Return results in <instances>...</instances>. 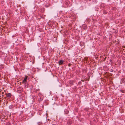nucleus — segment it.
<instances>
[{"label":"nucleus","mask_w":125,"mask_h":125,"mask_svg":"<svg viewBox=\"0 0 125 125\" xmlns=\"http://www.w3.org/2000/svg\"><path fill=\"white\" fill-rule=\"evenodd\" d=\"M6 96L8 97H10L11 96V94L10 93H8L6 94Z\"/></svg>","instance_id":"obj_2"},{"label":"nucleus","mask_w":125,"mask_h":125,"mask_svg":"<svg viewBox=\"0 0 125 125\" xmlns=\"http://www.w3.org/2000/svg\"><path fill=\"white\" fill-rule=\"evenodd\" d=\"M25 76V77L24 78V79L23 80V82H25L26 81V80L27 78V76Z\"/></svg>","instance_id":"obj_3"},{"label":"nucleus","mask_w":125,"mask_h":125,"mask_svg":"<svg viewBox=\"0 0 125 125\" xmlns=\"http://www.w3.org/2000/svg\"><path fill=\"white\" fill-rule=\"evenodd\" d=\"M70 82H71V83H70L72 84L73 83V81H70Z\"/></svg>","instance_id":"obj_9"},{"label":"nucleus","mask_w":125,"mask_h":125,"mask_svg":"<svg viewBox=\"0 0 125 125\" xmlns=\"http://www.w3.org/2000/svg\"><path fill=\"white\" fill-rule=\"evenodd\" d=\"M69 112V111L68 110H65V113L66 114H67Z\"/></svg>","instance_id":"obj_5"},{"label":"nucleus","mask_w":125,"mask_h":125,"mask_svg":"<svg viewBox=\"0 0 125 125\" xmlns=\"http://www.w3.org/2000/svg\"><path fill=\"white\" fill-rule=\"evenodd\" d=\"M38 125H42V123L41 122H39L38 123Z\"/></svg>","instance_id":"obj_6"},{"label":"nucleus","mask_w":125,"mask_h":125,"mask_svg":"<svg viewBox=\"0 0 125 125\" xmlns=\"http://www.w3.org/2000/svg\"><path fill=\"white\" fill-rule=\"evenodd\" d=\"M63 61L62 60H60V61L59 63V64L61 65L63 63Z\"/></svg>","instance_id":"obj_4"},{"label":"nucleus","mask_w":125,"mask_h":125,"mask_svg":"<svg viewBox=\"0 0 125 125\" xmlns=\"http://www.w3.org/2000/svg\"><path fill=\"white\" fill-rule=\"evenodd\" d=\"M71 122H68V124H69V125H70V124H71Z\"/></svg>","instance_id":"obj_8"},{"label":"nucleus","mask_w":125,"mask_h":125,"mask_svg":"<svg viewBox=\"0 0 125 125\" xmlns=\"http://www.w3.org/2000/svg\"><path fill=\"white\" fill-rule=\"evenodd\" d=\"M6 125H11V124L9 122H8L7 123Z\"/></svg>","instance_id":"obj_7"},{"label":"nucleus","mask_w":125,"mask_h":125,"mask_svg":"<svg viewBox=\"0 0 125 125\" xmlns=\"http://www.w3.org/2000/svg\"><path fill=\"white\" fill-rule=\"evenodd\" d=\"M17 91L19 93H21L23 91V89L21 87H19L17 89Z\"/></svg>","instance_id":"obj_1"},{"label":"nucleus","mask_w":125,"mask_h":125,"mask_svg":"<svg viewBox=\"0 0 125 125\" xmlns=\"http://www.w3.org/2000/svg\"><path fill=\"white\" fill-rule=\"evenodd\" d=\"M104 14H106V12H104Z\"/></svg>","instance_id":"obj_10"},{"label":"nucleus","mask_w":125,"mask_h":125,"mask_svg":"<svg viewBox=\"0 0 125 125\" xmlns=\"http://www.w3.org/2000/svg\"><path fill=\"white\" fill-rule=\"evenodd\" d=\"M121 91L122 92H124V91H122V90Z\"/></svg>","instance_id":"obj_11"}]
</instances>
